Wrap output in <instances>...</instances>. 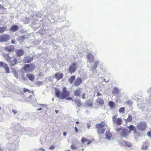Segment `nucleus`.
Listing matches in <instances>:
<instances>
[{
  "label": "nucleus",
  "instance_id": "nucleus-64",
  "mask_svg": "<svg viewBox=\"0 0 151 151\" xmlns=\"http://www.w3.org/2000/svg\"><path fill=\"white\" fill-rule=\"evenodd\" d=\"M33 101H36V99L35 98H34V99L33 100Z\"/></svg>",
  "mask_w": 151,
  "mask_h": 151
},
{
  "label": "nucleus",
  "instance_id": "nucleus-51",
  "mask_svg": "<svg viewBox=\"0 0 151 151\" xmlns=\"http://www.w3.org/2000/svg\"><path fill=\"white\" fill-rule=\"evenodd\" d=\"M55 147L54 146L52 145V146H51V147H50L49 149L53 150L55 148Z\"/></svg>",
  "mask_w": 151,
  "mask_h": 151
},
{
  "label": "nucleus",
  "instance_id": "nucleus-54",
  "mask_svg": "<svg viewBox=\"0 0 151 151\" xmlns=\"http://www.w3.org/2000/svg\"><path fill=\"white\" fill-rule=\"evenodd\" d=\"M11 42L12 44H15V41L13 40H12L11 41Z\"/></svg>",
  "mask_w": 151,
  "mask_h": 151
},
{
  "label": "nucleus",
  "instance_id": "nucleus-19",
  "mask_svg": "<svg viewBox=\"0 0 151 151\" xmlns=\"http://www.w3.org/2000/svg\"><path fill=\"white\" fill-rule=\"evenodd\" d=\"M120 90L116 87H114L113 89L112 90V94L114 95H118L120 92Z\"/></svg>",
  "mask_w": 151,
  "mask_h": 151
},
{
  "label": "nucleus",
  "instance_id": "nucleus-52",
  "mask_svg": "<svg viewBox=\"0 0 151 151\" xmlns=\"http://www.w3.org/2000/svg\"><path fill=\"white\" fill-rule=\"evenodd\" d=\"M66 88L65 87H64L63 88V92H64V91H68L66 90Z\"/></svg>",
  "mask_w": 151,
  "mask_h": 151
},
{
  "label": "nucleus",
  "instance_id": "nucleus-26",
  "mask_svg": "<svg viewBox=\"0 0 151 151\" xmlns=\"http://www.w3.org/2000/svg\"><path fill=\"white\" fill-rule=\"evenodd\" d=\"M75 78V76H72L70 78H69L68 79V82L70 83V84H72L73 83V81L74 80Z\"/></svg>",
  "mask_w": 151,
  "mask_h": 151
},
{
  "label": "nucleus",
  "instance_id": "nucleus-14",
  "mask_svg": "<svg viewBox=\"0 0 151 151\" xmlns=\"http://www.w3.org/2000/svg\"><path fill=\"white\" fill-rule=\"evenodd\" d=\"M63 75L62 73H57L55 75L54 77L57 81H59L63 78Z\"/></svg>",
  "mask_w": 151,
  "mask_h": 151
},
{
  "label": "nucleus",
  "instance_id": "nucleus-16",
  "mask_svg": "<svg viewBox=\"0 0 151 151\" xmlns=\"http://www.w3.org/2000/svg\"><path fill=\"white\" fill-rule=\"evenodd\" d=\"M82 93L81 89L78 88L74 91V95L76 96H79Z\"/></svg>",
  "mask_w": 151,
  "mask_h": 151
},
{
  "label": "nucleus",
  "instance_id": "nucleus-40",
  "mask_svg": "<svg viewBox=\"0 0 151 151\" xmlns=\"http://www.w3.org/2000/svg\"><path fill=\"white\" fill-rule=\"evenodd\" d=\"M127 103L130 106L132 104L133 102L132 100H129L127 101Z\"/></svg>",
  "mask_w": 151,
  "mask_h": 151
},
{
  "label": "nucleus",
  "instance_id": "nucleus-3",
  "mask_svg": "<svg viewBox=\"0 0 151 151\" xmlns=\"http://www.w3.org/2000/svg\"><path fill=\"white\" fill-rule=\"evenodd\" d=\"M35 65L31 64L26 65L23 68L24 70L27 72H32L35 69Z\"/></svg>",
  "mask_w": 151,
  "mask_h": 151
},
{
  "label": "nucleus",
  "instance_id": "nucleus-22",
  "mask_svg": "<svg viewBox=\"0 0 151 151\" xmlns=\"http://www.w3.org/2000/svg\"><path fill=\"white\" fill-rule=\"evenodd\" d=\"M19 28V27L17 25H15L12 26L10 28V30L12 32H14L17 31Z\"/></svg>",
  "mask_w": 151,
  "mask_h": 151
},
{
  "label": "nucleus",
  "instance_id": "nucleus-43",
  "mask_svg": "<svg viewBox=\"0 0 151 151\" xmlns=\"http://www.w3.org/2000/svg\"><path fill=\"white\" fill-rule=\"evenodd\" d=\"M71 149L74 150L77 149V147H76L73 146V144L71 145Z\"/></svg>",
  "mask_w": 151,
  "mask_h": 151
},
{
  "label": "nucleus",
  "instance_id": "nucleus-36",
  "mask_svg": "<svg viewBox=\"0 0 151 151\" xmlns=\"http://www.w3.org/2000/svg\"><path fill=\"white\" fill-rule=\"evenodd\" d=\"M125 108L124 107H121L119 110V112L120 113H124L125 110Z\"/></svg>",
  "mask_w": 151,
  "mask_h": 151
},
{
  "label": "nucleus",
  "instance_id": "nucleus-18",
  "mask_svg": "<svg viewBox=\"0 0 151 151\" xmlns=\"http://www.w3.org/2000/svg\"><path fill=\"white\" fill-rule=\"evenodd\" d=\"M14 47L13 45H10L5 47V50L7 51L10 52L14 50Z\"/></svg>",
  "mask_w": 151,
  "mask_h": 151
},
{
  "label": "nucleus",
  "instance_id": "nucleus-23",
  "mask_svg": "<svg viewBox=\"0 0 151 151\" xmlns=\"http://www.w3.org/2000/svg\"><path fill=\"white\" fill-rule=\"evenodd\" d=\"M26 76L31 81H33L34 79V76L31 74H27Z\"/></svg>",
  "mask_w": 151,
  "mask_h": 151
},
{
  "label": "nucleus",
  "instance_id": "nucleus-48",
  "mask_svg": "<svg viewBox=\"0 0 151 151\" xmlns=\"http://www.w3.org/2000/svg\"><path fill=\"white\" fill-rule=\"evenodd\" d=\"M66 99L69 100H72L73 101V99L71 97H69L67 98Z\"/></svg>",
  "mask_w": 151,
  "mask_h": 151
},
{
  "label": "nucleus",
  "instance_id": "nucleus-4",
  "mask_svg": "<svg viewBox=\"0 0 151 151\" xmlns=\"http://www.w3.org/2000/svg\"><path fill=\"white\" fill-rule=\"evenodd\" d=\"M117 115H115L112 117L113 122L114 123L116 124L120 125L122 124V120L121 118H117Z\"/></svg>",
  "mask_w": 151,
  "mask_h": 151
},
{
  "label": "nucleus",
  "instance_id": "nucleus-37",
  "mask_svg": "<svg viewBox=\"0 0 151 151\" xmlns=\"http://www.w3.org/2000/svg\"><path fill=\"white\" fill-rule=\"evenodd\" d=\"M123 129V128L120 127H117L116 129V130L117 132L120 133L121 132H122Z\"/></svg>",
  "mask_w": 151,
  "mask_h": 151
},
{
  "label": "nucleus",
  "instance_id": "nucleus-49",
  "mask_svg": "<svg viewBox=\"0 0 151 151\" xmlns=\"http://www.w3.org/2000/svg\"><path fill=\"white\" fill-rule=\"evenodd\" d=\"M40 105L44 107H46L47 106V104H39Z\"/></svg>",
  "mask_w": 151,
  "mask_h": 151
},
{
  "label": "nucleus",
  "instance_id": "nucleus-39",
  "mask_svg": "<svg viewBox=\"0 0 151 151\" xmlns=\"http://www.w3.org/2000/svg\"><path fill=\"white\" fill-rule=\"evenodd\" d=\"M22 91H23L24 92H27L29 93H30L31 91H30L29 89H26L25 88H24L22 89Z\"/></svg>",
  "mask_w": 151,
  "mask_h": 151
},
{
  "label": "nucleus",
  "instance_id": "nucleus-6",
  "mask_svg": "<svg viewBox=\"0 0 151 151\" xmlns=\"http://www.w3.org/2000/svg\"><path fill=\"white\" fill-rule=\"evenodd\" d=\"M10 38L9 36L7 35H2L0 36V42H6Z\"/></svg>",
  "mask_w": 151,
  "mask_h": 151
},
{
  "label": "nucleus",
  "instance_id": "nucleus-13",
  "mask_svg": "<svg viewBox=\"0 0 151 151\" xmlns=\"http://www.w3.org/2000/svg\"><path fill=\"white\" fill-rule=\"evenodd\" d=\"M82 81V80L81 78H78L75 79L74 83V85L75 86H77L81 84Z\"/></svg>",
  "mask_w": 151,
  "mask_h": 151
},
{
  "label": "nucleus",
  "instance_id": "nucleus-9",
  "mask_svg": "<svg viewBox=\"0 0 151 151\" xmlns=\"http://www.w3.org/2000/svg\"><path fill=\"white\" fill-rule=\"evenodd\" d=\"M100 62L99 60H96L94 63L93 65L91 67V70L94 71L98 65L100 64Z\"/></svg>",
  "mask_w": 151,
  "mask_h": 151
},
{
  "label": "nucleus",
  "instance_id": "nucleus-62",
  "mask_svg": "<svg viewBox=\"0 0 151 151\" xmlns=\"http://www.w3.org/2000/svg\"><path fill=\"white\" fill-rule=\"evenodd\" d=\"M55 112L56 114H57L58 112V111L56 110H55Z\"/></svg>",
  "mask_w": 151,
  "mask_h": 151
},
{
  "label": "nucleus",
  "instance_id": "nucleus-46",
  "mask_svg": "<svg viewBox=\"0 0 151 151\" xmlns=\"http://www.w3.org/2000/svg\"><path fill=\"white\" fill-rule=\"evenodd\" d=\"M86 95V94L84 93H83L82 94V99H86V97H85V96Z\"/></svg>",
  "mask_w": 151,
  "mask_h": 151
},
{
  "label": "nucleus",
  "instance_id": "nucleus-12",
  "mask_svg": "<svg viewBox=\"0 0 151 151\" xmlns=\"http://www.w3.org/2000/svg\"><path fill=\"white\" fill-rule=\"evenodd\" d=\"M69 92L68 91L63 92L60 94V99H65L69 96Z\"/></svg>",
  "mask_w": 151,
  "mask_h": 151
},
{
  "label": "nucleus",
  "instance_id": "nucleus-7",
  "mask_svg": "<svg viewBox=\"0 0 151 151\" xmlns=\"http://www.w3.org/2000/svg\"><path fill=\"white\" fill-rule=\"evenodd\" d=\"M77 69V67L76 64L73 63L69 67L68 70L70 73H74Z\"/></svg>",
  "mask_w": 151,
  "mask_h": 151
},
{
  "label": "nucleus",
  "instance_id": "nucleus-15",
  "mask_svg": "<svg viewBox=\"0 0 151 151\" xmlns=\"http://www.w3.org/2000/svg\"><path fill=\"white\" fill-rule=\"evenodd\" d=\"M33 60V58L32 57L27 56L24 58L23 60L24 63H28L31 62Z\"/></svg>",
  "mask_w": 151,
  "mask_h": 151
},
{
  "label": "nucleus",
  "instance_id": "nucleus-63",
  "mask_svg": "<svg viewBox=\"0 0 151 151\" xmlns=\"http://www.w3.org/2000/svg\"><path fill=\"white\" fill-rule=\"evenodd\" d=\"M79 123V122H78V121L76 122V124H78Z\"/></svg>",
  "mask_w": 151,
  "mask_h": 151
},
{
  "label": "nucleus",
  "instance_id": "nucleus-38",
  "mask_svg": "<svg viewBox=\"0 0 151 151\" xmlns=\"http://www.w3.org/2000/svg\"><path fill=\"white\" fill-rule=\"evenodd\" d=\"M12 73H13V75H14V76H15V77H16L17 78H18V75L17 73V72L16 71H15V70H13L12 72Z\"/></svg>",
  "mask_w": 151,
  "mask_h": 151
},
{
  "label": "nucleus",
  "instance_id": "nucleus-33",
  "mask_svg": "<svg viewBox=\"0 0 151 151\" xmlns=\"http://www.w3.org/2000/svg\"><path fill=\"white\" fill-rule=\"evenodd\" d=\"M108 104L111 108H113L115 107V104L113 101H110L109 102Z\"/></svg>",
  "mask_w": 151,
  "mask_h": 151
},
{
  "label": "nucleus",
  "instance_id": "nucleus-45",
  "mask_svg": "<svg viewBox=\"0 0 151 151\" xmlns=\"http://www.w3.org/2000/svg\"><path fill=\"white\" fill-rule=\"evenodd\" d=\"M147 134L151 138V131L148 132L147 133Z\"/></svg>",
  "mask_w": 151,
  "mask_h": 151
},
{
  "label": "nucleus",
  "instance_id": "nucleus-32",
  "mask_svg": "<svg viewBox=\"0 0 151 151\" xmlns=\"http://www.w3.org/2000/svg\"><path fill=\"white\" fill-rule=\"evenodd\" d=\"M56 96L58 98L60 99V91L58 89H56L55 92Z\"/></svg>",
  "mask_w": 151,
  "mask_h": 151
},
{
  "label": "nucleus",
  "instance_id": "nucleus-21",
  "mask_svg": "<svg viewBox=\"0 0 151 151\" xmlns=\"http://www.w3.org/2000/svg\"><path fill=\"white\" fill-rule=\"evenodd\" d=\"M105 122H102L101 123L97 124L96 125V127L98 129H101L103 128V127L105 126Z\"/></svg>",
  "mask_w": 151,
  "mask_h": 151
},
{
  "label": "nucleus",
  "instance_id": "nucleus-34",
  "mask_svg": "<svg viewBox=\"0 0 151 151\" xmlns=\"http://www.w3.org/2000/svg\"><path fill=\"white\" fill-rule=\"evenodd\" d=\"M75 103L77 104V106L80 107L81 105L82 102L79 100H75Z\"/></svg>",
  "mask_w": 151,
  "mask_h": 151
},
{
  "label": "nucleus",
  "instance_id": "nucleus-61",
  "mask_svg": "<svg viewBox=\"0 0 151 151\" xmlns=\"http://www.w3.org/2000/svg\"><path fill=\"white\" fill-rule=\"evenodd\" d=\"M42 109H41V108H40V109H37V110H38V111H40V110H42Z\"/></svg>",
  "mask_w": 151,
  "mask_h": 151
},
{
  "label": "nucleus",
  "instance_id": "nucleus-25",
  "mask_svg": "<svg viewBox=\"0 0 151 151\" xmlns=\"http://www.w3.org/2000/svg\"><path fill=\"white\" fill-rule=\"evenodd\" d=\"M96 102L101 105H103L104 103V100L100 98H98L96 100Z\"/></svg>",
  "mask_w": 151,
  "mask_h": 151
},
{
  "label": "nucleus",
  "instance_id": "nucleus-30",
  "mask_svg": "<svg viewBox=\"0 0 151 151\" xmlns=\"http://www.w3.org/2000/svg\"><path fill=\"white\" fill-rule=\"evenodd\" d=\"M148 142H144L142 145V148L144 150H147V149Z\"/></svg>",
  "mask_w": 151,
  "mask_h": 151
},
{
  "label": "nucleus",
  "instance_id": "nucleus-57",
  "mask_svg": "<svg viewBox=\"0 0 151 151\" xmlns=\"http://www.w3.org/2000/svg\"><path fill=\"white\" fill-rule=\"evenodd\" d=\"M140 105H141V104H140V103H138V104H137V106H138V107H139V108L140 107Z\"/></svg>",
  "mask_w": 151,
  "mask_h": 151
},
{
  "label": "nucleus",
  "instance_id": "nucleus-24",
  "mask_svg": "<svg viewBox=\"0 0 151 151\" xmlns=\"http://www.w3.org/2000/svg\"><path fill=\"white\" fill-rule=\"evenodd\" d=\"M25 37L24 36H22L18 37L17 38V40L18 41L20 42V43L23 42L24 40Z\"/></svg>",
  "mask_w": 151,
  "mask_h": 151
},
{
  "label": "nucleus",
  "instance_id": "nucleus-53",
  "mask_svg": "<svg viewBox=\"0 0 151 151\" xmlns=\"http://www.w3.org/2000/svg\"><path fill=\"white\" fill-rule=\"evenodd\" d=\"M40 150H41L43 151H45V149L43 148H41L39 149Z\"/></svg>",
  "mask_w": 151,
  "mask_h": 151
},
{
  "label": "nucleus",
  "instance_id": "nucleus-5",
  "mask_svg": "<svg viewBox=\"0 0 151 151\" xmlns=\"http://www.w3.org/2000/svg\"><path fill=\"white\" fill-rule=\"evenodd\" d=\"M0 67L3 68L5 70L6 73H10L9 68L7 65L5 63L3 62H0Z\"/></svg>",
  "mask_w": 151,
  "mask_h": 151
},
{
  "label": "nucleus",
  "instance_id": "nucleus-10",
  "mask_svg": "<svg viewBox=\"0 0 151 151\" xmlns=\"http://www.w3.org/2000/svg\"><path fill=\"white\" fill-rule=\"evenodd\" d=\"M120 144L122 146H127L128 147H130L132 146V144L129 142H127L125 141L122 140L120 142Z\"/></svg>",
  "mask_w": 151,
  "mask_h": 151
},
{
  "label": "nucleus",
  "instance_id": "nucleus-1",
  "mask_svg": "<svg viewBox=\"0 0 151 151\" xmlns=\"http://www.w3.org/2000/svg\"><path fill=\"white\" fill-rule=\"evenodd\" d=\"M3 56L6 61L10 63L9 65L11 66L14 65L17 61V60L15 56L13 55L12 57H10L9 56V53H3Z\"/></svg>",
  "mask_w": 151,
  "mask_h": 151
},
{
  "label": "nucleus",
  "instance_id": "nucleus-42",
  "mask_svg": "<svg viewBox=\"0 0 151 151\" xmlns=\"http://www.w3.org/2000/svg\"><path fill=\"white\" fill-rule=\"evenodd\" d=\"M86 124L87 125V127L88 129H89L90 128V127H91V124L88 123H87Z\"/></svg>",
  "mask_w": 151,
  "mask_h": 151
},
{
  "label": "nucleus",
  "instance_id": "nucleus-44",
  "mask_svg": "<svg viewBox=\"0 0 151 151\" xmlns=\"http://www.w3.org/2000/svg\"><path fill=\"white\" fill-rule=\"evenodd\" d=\"M12 111L13 113L15 114H17L18 113V111H17L15 110H12Z\"/></svg>",
  "mask_w": 151,
  "mask_h": 151
},
{
  "label": "nucleus",
  "instance_id": "nucleus-60",
  "mask_svg": "<svg viewBox=\"0 0 151 151\" xmlns=\"http://www.w3.org/2000/svg\"><path fill=\"white\" fill-rule=\"evenodd\" d=\"M66 133H65V132H64V133H63V136H66Z\"/></svg>",
  "mask_w": 151,
  "mask_h": 151
},
{
  "label": "nucleus",
  "instance_id": "nucleus-47",
  "mask_svg": "<svg viewBox=\"0 0 151 151\" xmlns=\"http://www.w3.org/2000/svg\"><path fill=\"white\" fill-rule=\"evenodd\" d=\"M36 83L37 85H39L42 84V81H37Z\"/></svg>",
  "mask_w": 151,
  "mask_h": 151
},
{
  "label": "nucleus",
  "instance_id": "nucleus-31",
  "mask_svg": "<svg viewBox=\"0 0 151 151\" xmlns=\"http://www.w3.org/2000/svg\"><path fill=\"white\" fill-rule=\"evenodd\" d=\"M106 129L105 128H102L101 129H98L99 134H103L104 133Z\"/></svg>",
  "mask_w": 151,
  "mask_h": 151
},
{
  "label": "nucleus",
  "instance_id": "nucleus-27",
  "mask_svg": "<svg viewBox=\"0 0 151 151\" xmlns=\"http://www.w3.org/2000/svg\"><path fill=\"white\" fill-rule=\"evenodd\" d=\"M124 119L126 122H130L132 120V117L131 115H129L127 119Z\"/></svg>",
  "mask_w": 151,
  "mask_h": 151
},
{
  "label": "nucleus",
  "instance_id": "nucleus-56",
  "mask_svg": "<svg viewBox=\"0 0 151 151\" xmlns=\"http://www.w3.org/2000/svg\"><path fill=\"white\" fill-rule=\"evenodd\" d=\"M87 104L88 105H89V106H92V105H93V104H92V103H89V104H88V103H87Z\"/></svg>",
  "mask_w": 151,
  "mask_h": 151
},
{
  "label": "nucleus",
  "instance_id": "nucleus-20",
  "mask_svg": "<svg viewBox=\"0 0 151 151\" xmlns=\"http://www.w3.org/2000/svg\"><path fill=\"white\" fill-rule=\"evenodd\" d=\"M16 53L17 56L20 57L23 54L24 51L21 49L17 50H16Z\"/></svg>",
  "mask_w": 151,
  "mask_h": 151
},
{
  "label": "nucleus",
  "instance_id": "nucleus-50",
  "mask_svg": "<svg viewBox=\"0 0 151 151\" xmlns=\"http://www.w3.org/2000/svg\"><path fill=\"white\" fill-rule=\"evenodd\" d=\"M102 95V94H101L99 92H98L97 93L96 96L97 97H99L100 96H101Z\"/></svg>",
  "mask_w": 151,
  "mask_h": 151
},
{
  "label": "nucleus",
  "instance_id": "nucleus-58",
  "mask_svg": "<svg viewBox=\"0 0 151 151\" xmlns=\"http://www.w3.org/2000/svg\"><path fill=\"white\" fill-rule=\"evenodd\" d=\"M104 81L106 83H108V82H109V80L106 81V79H104Z\"/></svg>",
  "mask_w": 151,
  "mask_h": 151
},
{
  "label": "nucleus",
  "instance_id": "nucleus-59",
  "mask_svg": "<svg viewBox=\"0 0 151 151\" xmlns=\"http://www.w3.org/2000/svg\"><path fill=\"white\" fill-rule=\"evenodd\" d=\"M3 8V6L1 5V4H0V9H2V8Z\"/></svg>",
  "mask_w": 151,
  "mask_h": 151
},
{
  "label": "nucleus",
  "instance_id": "nucleus-11",
  "mask_svg": "<svg viewBox=\"0 0 151 151\" xmlns=\"http://www.w3.org/2000/svg\"><path fill=\"white\" fill-rule=\"evenodd\" d=\"M94 60V58L92 54L88 53L87 56V61L88 62L90 63L92 62Z\"/></svg>",
  "mask_w": 151,
  "mask_h": 151
},
{
  "label": "nucleus",
  "instance_id": "nucleus-35",
  "mask_svg": "<svg viewBox=\"0 0 151 151\" xmlns=\"http://www.w3.org/2000/svg\"><path fill=\"white\" fill-rule=\"evenodd\" d=\"M7 27H6L4 26L0 27V33H3L6 29Z\"/></svg>",
  "mask_w": 151,
  "mask_h": 151
},
{
  "label": "nucleus",
  "instance_id": "nucleus-41",
  "mask_svg": "<svg viewBox=\"0 0 151 151\" xmlns=\"http://www.w3.org/2000/svg\"><path fill=\"white\" fill-rule=\"evenodd\" d=\"M87 140L86 139L83 137L82 138L81 141L83 143H84L86 142L87 141Z\"/></svg>",
  "mask_w": 151,
  "mask_h": 151
},
{
  "label": "nucleus",
  "instance_id": "nucleus-17",
  "mask_svg": "<svg viewBox=\"0 0 151 151\" xmlns=\"http://www.w3.org/2000/svg\"><path fill=\"white\" fill-rule=\"evenodd\" d=\"M106 137H105V139L109 140L112 139V134L109 131H107L105 134Z\"/></svg>",
  "mask_w": 151,
  "mask_h": 151
},
{
  "label": "nucleus",
  "instance_id": "nucleus-2",
  "mask_svg": "<svg viewBox=\"0 0 151 151\" xmlns=\"http://www.w3.org/2000/svg\"><path fill=\"white\" fill-rule=\"evenodd\" d=\"M137 127L141 131L144 130L147 127V124L145 122H140L137 124Z\"/></svg>",
  "mask_w": 151,
  "mask_h": 151
},
{
  "label": "nucleus",
  "instance_id": "nucleus-28",
  "mask_svg": "<svg viewBox=\"0 0 151 151\" xmlns=\"http://www.w3.org/2000/svg\"><path fill=\"white\" fill-rule=\"evenodd\" d=\"M147 92L151 95L148 97V99H147V100L150 103L151 102V87L148 90Z\"/></svg>",
  "mask_w": 151,
  "mask_h": 151
},
{
  "label": "nucleus",
  "instance_id": "nucleus-29",
  "mask_svg": "<svg viewBox=\"0 0 151 151\" xmlns=\"http://www.w3.org/2000/svg\"><path fill=\"white\" fill-rule=\"evenodd\" d=\"M128 128L129 129V131H130V132L131 131H134L135 132L136 130L135 127L132 125H131L130 126H128Z\"/></svg>",
  "mask_w": 151,
  "mask_h": 151
},
{
  "label": "nucleus",
  "instance_id": "nucleus-55",
  "mask_svg": "<svg viewBox=\"0 0 151 151\" xmlns=\"http://www.w3.org/2000/svg\"><path fill=\"white\" fill-rule=\"evenodd\" d=\"M75 130L76 132H78V130L77 128L76 127H75Z\"/></svg>",
  "mask_w": 151,
  "mask_h": 151
},
{
  "label": "nucleus",
  "instance_id": "nucleus-8",
  "mask_svg": "<svg viewBox=\"0 0 151 151\" xmlns=\"http://www.w3.org/2000/svg\"><path fill=\"white\" fill-rule=\"evenodd\" d=\"M130 133V131H129L127 129H124L122 130V132H120V134L123 137H125L128 135Z\"/></svg>",
  "mask_w": 151,
  "mask_h": 151
}]
</instances>
